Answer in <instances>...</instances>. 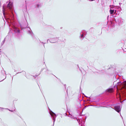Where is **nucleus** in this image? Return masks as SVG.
I'll list each match as a JSON object with an SVG mask.
<instances>
[{
  "label": "nucleus",
  "instance_id": "20e7f679",
  "mask_svg": "<svg viewBox=\"0 0 126 126\" xmlns=\"http://www.w3.org/2000/svg\"><path fill=\"white\" fill-rule=\"evenodd\" d=\"M114 12V10L110 9V12L111 14H112Z\"/></svg>",
  "mask_w": 126,
  "mask_h": 126
},
{
  "label": "nucleus",
  "instance_id": "7ed1b4c3",
  "mask_svg": "<svg viewBox=\"0 0 126 126\" xmlns=\"http://www.w3.org/2000/svg\"><path fill=\"white\" fill-rule=\"evenodd\" d=\"M107 91L109 93H112L113 91V89L112 88H110L107 89Z\"/></svg>",
  "mask_w": 126,
  "mask_h": 126
},
{
  "label": "nucleus",
  "instance_id": "423d86ee",
  "mask_svg": "<svg viewBox=\"0 0 126 126\" xmlns=\"http://www.w3.org/2000/svg\"><path fill=\"white\" fill-rule=\"evenodd\" d=\"M83 36H84V35L83 34H82L81 35V37H82Z\"/></svg>",
  "mask_w": 126,
  "mask_h": 126
},
{
  "label": "nucleus",
  "instance_id": "0eeeda50",
  "mask_svg": "<svg viewBox=\"0 0 126 126\" xmlns=\"http://www.w3.org/2000/svg\"><path fill=\"white\" fill-rule=\"evenodd\" d=\"M125 83H126V81H125Z\"/></svg>",
  "mask_w": 126,
  "mask_h": 126
},
{
  "label": "nucleus",
  "instance_id": "f03ea898",
  "mask_svg": "<svg viewBox=\"0 0 126 126\" xmlns=\"http://www.w3.org/2000/svg\"><path fill=\"white\" fill-rule=\"evenodd\" d=\"M13 4L12 3H10V2H9L7 5V7L10 10L12 9Z\"/></svg>",
  "mask_w": 126,
  "mask_h": 126
},
{
  "label": "nucleus",
  "instance_id": "f257e3e1",
  "mask_svg": "<svg viewBox=\"0 0 126 126\" xmlns=\"http://www.w3.org/2000/svg\"><path fill=\"white\" fill-rule=\"evenodd\" d=\"M114 109L118 112H119L120 110V106H116L114 107Z\"/></svg>",
  "mask_w": 126,
  "mask_h": 126
},
{
  "label": "nucleus",
  "instance_id": "39448f33",
  "mask_svg": "<svg viewBox=\"0 0 126 126\" xmlns=\"http://www.w3.org/2000/svg\"><path fill=\"white\" fill-rule=\"evenodd\" d=\"M3 13H4V11H5V9H4V6H3Z\"/></svg>",
  "mask_w": 126,
  "mask_h": 126
}]
</instances>
